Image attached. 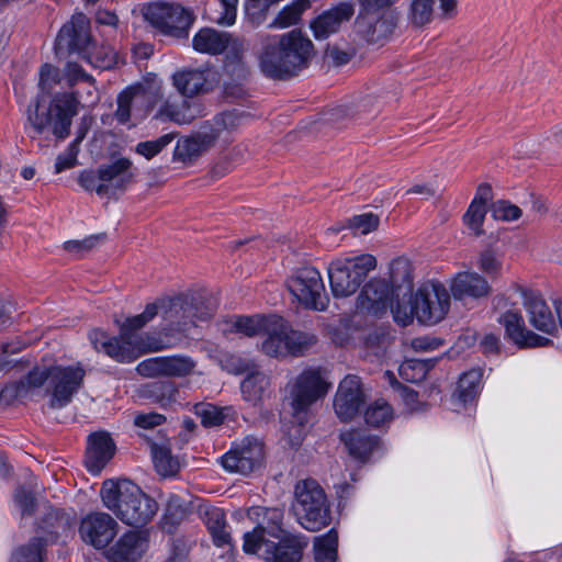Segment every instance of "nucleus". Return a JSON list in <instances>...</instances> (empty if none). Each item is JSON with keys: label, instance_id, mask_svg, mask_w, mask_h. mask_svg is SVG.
<instances>
[{"label": "nucleus", "instance_id": "f257e3e1", "mask_svg": "<svg viewBox=\"0 0 562 562\" xmlns=\"http://www.w3.org/2000/svg\"><path fill=\"white\" fill-rule=\"evenodd\" d=\"M99 100L93 78L82 82L75 92L55 94L48 108L42 106L37 99L27 109L25 132L31 138H35L49 128L56 138L65 139L70 133L74 116L78 114V106H93Z\"/></svg>", "mask_w": 562, "mask_h": 562}, {"label": "nucleus", "instance_id": "f03ea898", "mask_svg": "<svg viewBox=\"0 0 562 562\" xmlns=\"http://www.w3.org/2000/svg\"><path fill=\"white\" fill-rule=\"evenodd\" d=\"M314 44L300 30L261 38L256 53L260 71L270 79L285 80L307 67Z\"/></svg>", "mask_w": 562, "mask_h": 562}, {"label": "nucleus", "instance_id": "7ed1b4c3", "mask_svg": "<svg viewBox=\"0 0 562 562\" xmlns=\"http://www.w3.org/2000/svg\"><path fill=\"white\" fill-rule=\"evenodd\" d=\"M103 505L128 527H145L156 515L158 505L130 480H108L102 483Z\"/></svg>", "mask_w": 562, "mask_h": 562}, {"label": "nucleus", "instance_id": "20e7f679", "mask_svg": "<svg viewBox=\"0 0 562 562\" xmlns=\"http://www.w3.org/2000/svg\"><path fill=\"white\" fill-rule=\"evenodd\" d=\"M450 308V293L439 281H428L412 293L407 302L391 306L394 321L409 325L414 318L423 325H435L442 321Z\"/></svg>", "mask_w": 562, "mask_h": 562}, {"label": "nucleus", "instance_id": "39448f33", "mask_svg": "<svg viewBox=\"0 0 562 562\" xmlns=\"http://www.w3.org/2000/svg\"><path fill=\"white\" fill-rule=\"evenodd\" d=\"M308 538L288 529H252L244 535L243 549L267 562H302Z\"/></svg>", "mask_w": 562, "mask_h": 562}, {"label": "nucleus", "instance_id": "423d86ee", "mask_svg": "<svg viewBox=\"0 0 562 562\" xmlns=\"http://www.w3.org/2000/svg\"><path fill=\"white\" fill-rule=\"evenodd\" d=\"M79 529L87 544L102 552L109 562H136L148 548V529Z\"/></svg>", "mask_w": 562, "mask_h": 562}, {"label": "nucleus", "instance_id": "0eeeda50", "mask_svg": "<svg viewBox=\"0 0 562 562\" xmlns=\"http://www.w3.org/2000/svg\"><path fill=\"white\" fill-rule=\"evenodd\" d=\"M86 370L80 363L49 368L36 367L27 374V381L40 389L46 384V393L50 395L49 407H66L83 385Z\"/></svg>", "mask_w": 562, "mask_h": 562}, {"label": "nucleus", "instance_id": "6e6552de", "mask_svg": "<svg viewBox=\"0 0 562 562\" xmlns=\"http://www.w3.org/2000/svg\"><path fill=\"white\" fill-rule=\"evenodd\" d=\"M57 54L77 53L95 68L108 69L114 64V53L108 47L98 48L91 41L90 23L83 13L74 14L63 25L56 42Z\"/></svg>", "mask_w": 562, "mask_h": 562}, {"label": "nucleus", "instance_id": "1a4fd4ad", "mask_svg": "<svg viewBox=\"0 0 562 562\" xmlns=\"http://www.w3.org/2000/svg\"><path fill=\"white\" fill-rule=\"evenodd\" d=\"M330 386L326 371L314 367L304 369L289 384L292 414L300 426L306 423L310 406L324 397Z\"/></svg>", "mask_w": 562, "mask_h": 562}, {"label": "nucleus", "instance_id": "9d476101", "mask_svg": "<svg viewBox=\"0 0 562 562\" xmlns=\"http://www.w3.org/2000/svg\"><path fill=\"white\" fill-rule=\"evenodd\" d=\"M376 267V259L370 254L337 258L328 268V278L335 297H347L357 292L368 273Z\"/></svg>", "mask_w": 562, "mask_h": 562}, {"label": "nucleus", "instance_id": "9b49d317", "mask_svg": "<svg viewBox=\"0 0 562 562\" xmlns=\"http://www.w3.org/2000/svg\"><path fill=\"white\" fill-rule=\"evenodd\" d=\"M145 20L164 35L187 37L193 24V13L180 3L157 1L144 8Z\"/></svg>", "mask_w": 562, "mask_h": 562}, {"label": "nucleus", "instance_id": "f8f14e48", "mask_svg": "<svg viewBox=\"0 0 562 562\" xmlns=\"http://www.w3.org/2000/svg\"><path fill=\"white\" fill-rule=\"evenodd\" d=\"M295 501L292 505L297 522L304 527L306 522L326 526L329 517L327 497L322 486L312 479L296 483Z\"/></svg>", "mask_w": 562, "mask_h": 562}, {"label": "nucleus", "instance_id": "ddd939ff", "mask_svg": "<svg viewBox=\"0 0 562 562\" xmlns=\"http://www.w3.org/2000/svg\"><path fill=\"white\" fill-rule=\"evenodd\" d=\"M286 286L293 297L304 307L325 311L328 296L319 271L313 267L297 269L286 281Z\"/></svg>", "mask_w": 562, "mask_h": 562}, {"label": "nucleus", "instance_id": "4468645a", "mask_svg": "<svg viewBox=\"0 0 562 562\" xmlns=\"http://www.w3.org/2000/svg\"><path fill=\"white\" fill-rule=\"evenodd\" d=\"M89 338L95 350L103 351L113 360L123 363L133 362L143 353L159 351L164 348L159 340H153L149 344L135 342L131 337L127 339L122 330L117 337L111 338H106L103 331L93 330L89 334Z\"/></svg>", "mask_w": 562, "mask_h": 562}, {"label": "nucleus", "instance_id": "2eb2a0df", "mask_svg": "<svg viewBox=\"0 0 562 562\" xmlns=\"http://www.w3.org/2000/svg\"><path fill=\"white\" fill-rule=\"evenodd\" d=\"M151 110L148 92L140 85L130 86L119 93L113 117L121 125H137Z\"/></svg>", "mask_w": 562, "mask_h": 562}, {"label": "nucleus", "instance_id": "dca6fc26", "mask_svg": "<svg viewBox=\"0 0 562 562\" xmlns=\"http://www.w3.org/2000/svg\"><path fill=\"white\" fill-rule=\"evenodd\" d=\"M358 32L370 43L386 40L395 29L393 12L386 8L359 7L356 20Z\"/></svg>", "mask_w": 562, "mask_h": 562}, {"label": "nucleus", "instance_id": "f3484780", "mask_svg": "<svg viewBox=\"0 0 562 562\" xmlns=\"http://www.w3.org/2000/svg\"><path fill=\"white\" fill-rule=\"evenodd\" d=\"M263 445L256 438H245L241 443L221 458L223 468L232 473L249 474L263 460Z\"/></svg>", "mask_w": 562, "mask_h": 562}, {"label": "nucleus", "instance_id": "a211bd4d", "mask_svg": "<svg viewBox=\"0 0 562 562\" xmlns=\"http://www.w3.org/2000/svg\"><path fill=\"white\" fill-rule=\"evenodd\" d=\"M196 363L188 356L175 355L154 357L140 361L136 371L145 378L173 376L183 378L193 372Z\"/></svg>", "mask_w": 562, "mask_h": 562}, {"label": "nucleus", "instance_id": "6ab92c4d", "mask_svg": "<svg viewBox=\"0 0 562 562\" xmlns=\"http://www.w3.org/2000/svg\"><path fill=\"white\" fill-rule=\"evenodd\" d=\"M201 300L190 299V295L178 296L175 299L161 300L158 304V313L169 323L172 329L184 331L188 327L194 325L192 321L193 310H198V303Z\"/></svg>", "mask_w": 562, "mask_h": 562}, {"label": "nucleus", "instance_id": "aec40b11", "mask_svg": "<svg viewBox=\"0 0 562 562\" xmlns=\"http://www.w3.org/2000/svg\"><path fill=\"white\" fill-rule=\"evenodd\" d=\"M364 401L361 381L357 375H347L339 384L334 408L341 420L353 418Z\"/></svg>", "mask_w": 562, "mask_h": 562}, {"label": "nucleus", "instance_id": "412c9836", "mask_svg": "<svg viewBox=\"0 0 562 562\" xmlns=\"http://www.w3.org/2000/svg\"><path fill=\"white\" fill-rule=\"evenodd\" d=\"M499 323L504 326L506 336L519 348H536L548 346L551 340L527 329L522 316L518 312L504 313Z\"/></svg>", "mask_w": 562, "mask_h": 562}, {"label": "nucleus", "instance_id": "4be33fe9", "mask_svg": "<svg viewBox=\"0 0 562 562\" xmlns=\"http://www.w3.org/2000/svg\"><path fill=\"white\" fill-rule=\"evenodd\" d=\"M355 13L352 2H340L324 11L311 22V29L316 40H325L338 32L342 23L349 21Z\"/></svg>", "mask_w": 562, "mask_h": 562}, {"label": "nucleus", "instance_id": "5701e85b", "mask_svg": "<svg viewBox=\"0 0 562 562\" xmlns=\"http://www.w3.org/2000/svg\"><path fill=\"white\" fill-rule=\"evenodd\" d=\"M524 307L532 327L551 335L557 330L555 318L543 297L537 292H524Z\"/></svg>", "mask_w": 562, "mask_h": 562}, {"label": "nucleus", "instance_id": "b1692460", "mask_svg": "<svg viewBox=\"0 0 562 562\" xmlns=\"http://www.w3.org/2000/svg\"><path fill=\"white\" fill-rule=\"evenodd\" d=\"M349 456L360 463H366L381 450L378 437L362 429H352L340 435Z\"/></svg>", "mask_w": 562, "mask_h": 562}, {"label": "nucleus", "instance_id": "393cba45", "mask_svg": "<svg viewBox=\"0 0 562 562\" xmlns=\"http://www.w3.org/2000/svg\"><path fill=\"white\" fill-rule=\"evenodd\" d=\"M449 289L456 300L481 299L491 293V285L487 280L474 271L458 272L450 280Z\"/></svg>", "mask_w": 562, "mask_h": 562}, {"label": "nucleus", "instance_id": "a878e982", "mask_svg": "<svg viewBox=\"0 0 562 562\" xmlns=\"http://www.w3.org/2000/svg\"><path fill=\"white\" fill-rule=\"evenodd\" d=\"M289 323L280 316L270 315L269 325L263 334L261 350L265 355L273 358H285L289 356L288 344Z\"/></svg>", "mask_w": 562, "mask_h": 562}, {"label": "nucleus", "instance_id": "bb28decb", "mask_svg": "<svg viewBox=\"0 0 562 562\" xmlns=\"http://www.w3.org/2000/svg\"><path fill=\"white\" fill-rule=\"evenodd\" d=\"M114 442L104 431L91 434L88 438L86 464L90 472H100L114 454Z\"/></svg>", "mask_w": 562, "mask_h": 562}, {"label": "nucleus", "instance_id": "cd10ccee", "mask_svg": "<svg viewBox=\"0 0 562 562\" xmlns=\"http://www.w3.org/2000/svg\"><path fill=\"white\" fill-rule=\"evenodd\" d=\"M223 123H216L215 133H198L194 137H187L178 140L173 156L177 160L190 164L210 149L216 142V131L222 128Z\"/></svg>", "mask_w": 562, "mask_h": 562}, {"label": "nucleus", "instance_id": "c85d7f7f", "mask_svg": "<svg viewBox=\"0 0 562 562\" xmlns=\"http://www.w3.org/2000/svg\"><path fill=\"white\" fill-rule=\"evenodd\" d=\"M223 53L225 54L224 70L238 79L246 76L245 57L249 49L248 42L233 33L227 34Z\"/></svg>", "mask_w": 562, "mask_h": 562}, {"label": "nucleus", "instance_id": "c756f323", "mask_svg": "<svg viewBox=\"0 0 562 562\" xmlns=\"http://www.w3.org/2000/svg\"><path fill=\"white\" fill-rule=\"evenodd\" d=\"M56 541L57 537L54 531L42 529L41 535L13 551L10 562H45L46 548Z\"/></svg>", "mask_w": 562, "mask_h": 562}, {"label": "nucleus", "instance_id": "7c9ffc66", "mask_svg": "<svg viewBox=\"0 0 562 562\" xmlns=\"http://www.w3.org/2000/svg\"><path fill=\"white\" fill-rule=\"evenodd\" d=\"M393 291L394 289L385 281L373 279L363 286L359 296L360 305L369 313L382 314L390 304Z\"/></svg>", "mask_w": 562, "mask_h": 562}, {"label": "nucleus", "instance_id": "2f4dec72", "mask_svg": "<svg viewBox=\"0 0 562 562\" xmlns=\"http://www.w3.org/2000/svg\"><path fill=\"white\" fill-rule=\"evenodd\" d=\"M201 115L200 105L183 98L169 97L159 108L158 116L177 124H190Z\"/></svg>", "mask_w": 562, "mask_h": 562}, {"label": "nucleus", "instance_id": "473e14b6", "mask_svg": "<svg viewBox=\"0 0 562 562\" xmlns=\"http://www.w3.org/2000/svg\"><path fill=\"white\" fill-rule=\"evenodd\" d=\"M131 165L128 159L120 158L111 165L101 167V180L105 186L104 195H113L126 188L133 179Z\"/></svg>", "mask_w": 562, "mask_h": 562}, {"label": "nucleus", "instance_id": "72a5a7b5", "mask_svg": "<svg viewBox=\"0 0 562 562\" xmlns=\"http://www.w3.org/2000/svg\"><path fill=\"white\" fill-rule=\"evenodd\" d=\"M482 376L483 372L480 369L469 370L460 376L452 394L456 405L467 406L476 400L482 387Z\"/></svg>", "mask_w": 562, "mask_h": 562}, {"label": "nucleus", "instance_id": "f704fd0d", "mask_svg": "<svg viewBox=\"0 0 562 562\" xmlns=\"http://www.w3.org/2000/svg\"><path fill=\"white\" fill-rule=\"evenodd\" d=\"M228 32H221L211 27L199 30L192 38V47L198 53L209 55L223 54Z\"/></svg>", "mask_w": 562, "mask_h": 562}, {"label": "nucleus", "instance_id": "c9c22d12", "mask_svg": "<svg viewBox=\"0 0 562 562\" xmlns=\"http://www.w3.org/2000/svg\"><path fill=\"white\" fill-rule=\"evenodd\" d=\"M143 395L162 408L170 407L177 402L178 385L170 380H160L144 385Z\"/></svg>", "mask_w": 562, "mask_h": 562}, {"label": "nucleus", "instance_id": "e433bc0d", "mask_svg": "<svg viewBox=\"0 0 562 562\" xmlns=\"http://www.w3.org/2000/svg\"><path fill=\"white\" fill-rule=\"evenodd\" d=\"M158 314V304L150 303L146 305L144 312L139 315L127 318L122 325L121 330L123 335L130 339V337L135 342L140 344H149L155 338L149 337L148 335H138L136 331L143 328L148 322H150Z\"/></svg>", "mask_w": 562, "mask_h": 562}, {"label": "nucleus", "instance_id": "4c0bfd02", "mask_svg": "<svg viewBox=\"0 0 562 562\" xmlns=\"http://www.w3.org/2000/svg\"><path fill=\"white\" fill-rule=\"evenodd\" d=\"M269 384V378L262 372L256 371L248 374L240 384L244 400L252 405L258 404L263 400Z\"/></svg>", "mask_w": 562, "mask_h": 562}, {"label": "nucleus", "instance_id": "58836bf2", "mask_svg": "<svg viewBox=\"0 0 562 562\" xmlns=\"http://www.w3.org/2000/svg\"><path fill=\"white\" fill-rule=\"evenodd\" d=\"M173 85L182 97L191 98L202 91L206 79L200 70H182L173 75Z\"/></svg>", "mask_w": 562, "mask_h": 562}, {"label": "nucleus", "instance_id": "ea45409f", "mask_svg": "<svg viewBox=\"0 0 562 562\" xmlns=\"http://www.w3.org/2000/svg\"><path fill=\"white\" fill-rule=\"evenodd\" d=\"M151 457L158 474L162 476H175L180 470V461L171 454L166 446L153 445Z\"/></svg>", "mask_w": 562, "mask_h": 562}, {"label": "nucleus", "instance_id": "a19ab883", "mask_svg": "<svg viewBox=\"0 0 562 562\" xmlns=\"http://www.w3.org/2000/svg\"><path fill=\"white\" fill-rule=\"evenodd\" d=\"M37 484L35 480H31L29 485L19 486L13 495L14 510L19 513L21 518L31 517L36 507L35 493Z\"/></svg>", "mask_w": 562, "mask_h": 562}, {"label": "nucleus", "instance_id": "79ce46f5", "mask_svg": "<svg viewBox=\"0 0 562 562\" xmlns=\"http://www.w3.org/2000/svg\"><path fill=\"white\" fill-rule=\"evenodd\" d=\"M247 519L255 527H280L283 510L279 507L254 506L247 509Z\"/></svg>", "mask_w": 562, "mask_h": 562}, {"label": "nucleus", "instance_id": "37998d69", "mask_svg": "<svg viewBox=\"0 0 562 562\" xmlns=\"http://www.w3.org/2000/svg\"><path fill=\"white\" fill-rule=\"evenodd\" d=\"M310 7V0H293L285 5L269 24L272 29H286L295 25L301 20L305 10Z\"/></svg>", "mask_w": 562, "mask_h": 562}, {"label": "nucleus", "instance_id": "c03bdc74", "mask_svg": "<svg viewBox=\"0 0 562 562\" xmlns=\"http://www.w3.org/2000/svg\"><path fill=\"white\" fill-rule=\"evenodd\" d=\"M390 280L394 290H412L413 274L412 263L406 258H396L390 265Z\"/></svg>", "mask_w": 562, "mask_h": 562}, {"label": "nucleus", "instance_id": "a18cd8bd", "mask_svg": "<svg viewBox=\"0 0 562 562\" xmlns=\"http://www.w3.org/2000/svg\"><path fill=\"white\" fill-rule=\"evenodd\" d=\"M270 322V315L238 316L232 322L233 331L252 337L265 334Z\"/></svg>", "mask_w": 562, "mask_h": 562}, {"label": "nucleus", "instance_id": "49530a36", "mask_svg": "<svg viewBox=\"0 0 562 562\" xmlns=\"http://www.w3.org/2000/svg\"><path fill=\"white\" fill-rule=\"evenodd\" d=\"M338 535L330 529L325 536L314 542L315 562H336L337 560Z\"/></svg>", "mask_w": 562, "mask_h": 562}, {"label": "nucleus", "instance_id": "de8ad7c7", "mask_svg": "<svg viewBox=\"0 0 562 562\" xmlns=\"http://www.w3.org/2000/svg\"><path fill=\"white\" fill-rule=\"evenodd\" d=\"M432 366L431 359H407L400 366L398 373L403 380L417 383L426 378Z\"/></svg>", "mask_w": 562, "mask_h": 562}, {"label": "nucleus", "instance_id": "09e8293b", "mask_svg": "<svg viewBox=\"0 0 562 562\" xmlns=\"http://www.w3.org/2000/svg\"><path fill=\"white\" fill-rule=\"evenodd\" d=\"M393 408L384 400L372 403L364 412L366 423L372 427H383L393 419Z\"/></svg>", "mask_w": 562, "mask_h": 562}, {"label": "nucleus", "instance_id": "8fccbe9b", "mask_svg": "<svg viewBox=\"0 0 562 562\" xmlns=\"http://www.w3.org/2000/svg\"><path fill=\"white\" fill-rule=\"evenodd\" d=\"M288 340L289 356L300 357L317 342V337L312 333L295 330L289 325Z\"/></svg>", "mask_w": 562, "mask_h": 562}, {"label": "nucleus", "instance_id": "3c124183", "mask_svg": "<svg viewBox=\"0 0 562 562\" xmlns=\"http://www.w3.org/2000/svg\"><path fill=\"white\" fill-rule=\"evenodd\" d=\"M434 13V0H412L408 11L409 23L415 27L424 26L431 22Z\"/></svg>", "mask_w": 562, "mask_h": 562}, {"label": "nucleus", "instance_id": "603ef678", "mask_svg": "<svg viewBox=\"0 0 562 562\" xmlns=\"http://www.w3.org/2000/svg\"><path fill=\"white\" fill-rule=\"evenodd\" d=\"M217 8L210 13V20L222 26H232L237 18L238 0H214Z\"/></svg>", "mask_w": 562, "mask_h": 562}, {"label": "nucleus", "instance_id": "864d4df0", "mask_svg": "<svg viewBox=\"0 0 562 562\" xmlns=\"http://www.w3.org/2000/svg\"><path fill=\"white\" fill-rule=\"evenodd\" d=\"M75 521L74 510L55 508L49 504L43 505L42 522L46 527H69Z\"/></svg>", "mask_w": 562, "mask_h": 562}, {"label": "nucleus", "instance_id": "5fc2aeb1", "mask_svg": "<svg viewBox=\"0 0 562 562\" xmlns=\"http://www.w3.org/2000/svg\"><path fill=\"white\" fill-rule=\"evenodd\" d=\"M36 389L29 383L26 375L20 382L8 384L0 391V403L9 405L16 398L29 396Z\"/></svg>", "mask_w": 562, "mask_h": 562}, {"label": "nucleus", "instance_id": "6e6d98bb", "mask_svg": "<svg viewBox=\"0 0 562 562\" xmlns=\"http://www.w3.org/2000/svg\"><path fill=\"white\" fill-rule=\"evenodd\" d=\"M194 413L206 427L218 426L225 418L223 409L210 403L196 404L194 406Z\"/></svg>", "mask_w": 562, "mask_h": 562}, {"label": "nucleus", "instance_id": "4d7b16f0", "mask_svg": "<svg viewBox=\"0 0 562 562\" xmlns=\"http://www.w3.org/2000/svg\"><path fill=\"white\" fill-rule=\"evenodd\" d=\"M239 120H240V117L236 113L224 112V113L215 116L212 122H207L206 124H204L200 128L199 133L206 132L207 134H214L216 123L222 122L223 123L222 128L216 131V139H217L220 137V135L222 134V132L232 131V130L236 128L238 126Z\"/></svg>", "mask_w": 562, "mask_h": 562}, {"label": "nucleus", "instance_id": "13d9d810", "mask_svg": "<svg viewBox=\"0 0 562 562\" xmlns=\"http://www.w3.org/2000/svg\"><path fill=\"white\" fill-rule=\"evenodd\" d=\"M477 267L485 274L497 277L502 272L503 263L498 254L492 249H487L480 254Z\"/></svg>", "mask_w": 562, "mask_h": 562}, {"label": "nucleus", "instance_id": "bf43d9fd", "mask_svg": "<svg viewBox=\"0 0 562 562\" xmlns=\"http://www.w3.org/2000/svg\"><path fill=\"white\" fill-rule=\"evenodd\" d=\"M198 516L206 527H225V514L220 507L201 504L198 508Z\"/></svg>", "mask_w": 562, "mask_h": 562}, {"label": "nucleus", "instance_id": "052dcab7", "mask_svg": "<svg viewBox=\"0 0 562 562\" xmlns=\"http://www.w3.org/2000/svg\"><path fill=\"white\" fill-rule=\"evenodd\" d=\"M485 214V206H481L476 202H471L467 213L463 215V222L475 235H481L483 233L482 225Z\"/></svg>", "mask_w": 562, "mask_h": 562}, {"label": "nucleus", "instance_id": "680f3d73", "mask_svg": "<svg viewBox=\"0 0 562 562\" xmlns=\"http://www.w3.org/2000/svg\"><path fill=\"white\" fill-rule=\"evenodd\" d=\"M172 140V136L169 134L162 135L157 139L140 142L136 145L135 151L146 159H150L159 154L167 145Z\"/></svg>", "mask_w": 562, "mask_h": 562}, {"label": "nucleus", "instance_id": "e2e57ef3", "mask_svg": "<svg viewBox=\"0 0 562 562\" xmlns=\"http://www.w3.org/2000/svg\"><path fill=\"white\" fill-rule=\"evenodd\" d=\"M187 508L177 498H171L167 503L164 515V527H176L184 522Z\"/></svg>", "mask_w": 562, "mask_h": 562}, {"label": "nucleus", "instance_id": "0e129e2a", "mask_svg": "<svg viewBox=\"0 0 562 562\" xmlns=\"http://www.w3.org/2000/svg\"><path fill=\"white\" fill-rule=\"evenodd\" d=\"M379 226V217L372 213H364L353 216L349 221V227L353 234L367 235L375 231Z\"/></svg>", "mask_w": 562, "mask_h": 562}, {"label": "nucleus", "instance_id": "69168bd1", "mask_svg": "<svg viewBox=\"0 0 562 562\" xmlns=\"http://www.w3.org/2000/svg\"><path fill=\"white\" fill-rule=\"evenodd\" d=\"M104 239L105 235L100 234L89 236L82 240H68L65 243V249L80 258Z\"/></svg>", "mask_w": 562, "mask_h": 562}, {"label": "nucleus", "instance_id": "338daca9", "mask_svg": "<svg viewBox=\"0 0 562 562\" xmlns=\"http://www.w3.org/2000/svg\"><path fill=\"white\" fill-rule=\"evenodd\" d=\"M38 88L43 93H49L59 82V69L53 65L45 64L38 72Z\"/></svg>", "mask_w": 562, "mask_h": 562}, {"label": "nucleus", "instance_id": "774afa93", "mask_svg": "<svg viewBox=\"0 0 562 562\" xmlns=\"http://www.w3.org/2000/svg\"><path fill=\"white\" fill-rule=\"evenodd\" d=\"M78 182L86 191H95L99 195H104L105 186L101 180V167L97 172L85 170L78 177Z\"/></svg>", "mask_w": 562, "mask_h": 562}]
</instances>
